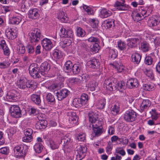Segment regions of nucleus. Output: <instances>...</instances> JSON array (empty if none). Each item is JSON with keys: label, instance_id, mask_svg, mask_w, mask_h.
Listing matches in <instances>:
<instances>
[{"label": "nucleus", "instance_id": "1", "mask_svg": "<svg viewBox=\"0 0 160 160\" xmlns=\"http://www.w3.org/2000/svg\"><path fill=\"white\" fill-rule=\"evenodd\" d=\"M104 86L106 87L107 90L112 91L117 89L120 92H122L125 87L124 82H117L116 79L113 77L107 78L104 81Z\"/></svg>", "mask_w": 160, "mask_h": 160}, {"label": "nucleus", "instance_id": "2", "mask_svg": "<svg viewBox=\"0 0 160 160\" xmlns=\"http://www.w3.org/2000/svg\"><path fill=\"white\" fill-rule=\"evenodd\" d=\"M29 37L30 42L35 44L39 42L42 38L41 31L38 28L34 29L32 32L29 33Z\"/></svg>", "mask_w": 160, "mask_h": 160}, {"label": "nucleus", "instance_id": "3", "mask_svg": "<svg viewBox=\"0 0 160 160\" xmlns=\"http://www.w3.org/2000/svg\"><path fill=\"white\" fill-rule=\"evenodd\" d=\"M37 65H31L29 67V73L30 75L34 78H40L41 77V71L37 67Z\"/></svg>", "mask_w": 160, "mask_h": 160}, {"label": "nucleus", "instance_id": "4", "mask_svg": "<svg viewBox=\"0 0 160 160\" xmlns=\"http://www.w3.org/2000/svg\"><path fill=\"white\" fill-rule=\"evenodd\" d=\"M137 117V113L132 110H129L125 113L123 118L127 122H132L134 121Z\"/></svg>", "mask_w": 160, "mask_h": 160}, {"label": "nucleus", "instance_id": "5", "mask_svg": "<svg viewBox=\"0 0 160 160\" xmlns=\"http://www.w3.org/2000/svg\"><path fill=\"white\" fill-rule=\"evenodd\" d=\"M11 116L14 118H19L21 117V111L19 106L17 105H11L10 107Z\"/></svg>", "mask_w": 160, "mask_h": 160}, {"label": "nucleus", "instance_id": "6", "mask_svg": "<svg viewBox=\"0 0 160 160\" xmlns=\"http://www.w3.org/2000/svg\"><path fill=\"white\" fill-rule=\"evenodd\" d=\"M27 80L25 79H20L18 82V88L21 89H25L26 87L27 88H34V85L32 82L29 81H27Z\"/></svg>", "mask_w": 160, "mask_h": 160}, {"label": "nucleus", "instance_id": "7", "mask_svg": "<svg viewBox=\"0 0 160 160\" xmlns=\"http://www.w3.org/2000/svg\"><path fill=\"white\" fill-rule=\"evenodd\" d=\"M6 98L12 102H16L20 97V94L15 90L8 92L6 96Z\"/></svg>", "mask_w": 160, "mask_h": 160}, {"label": "nucleus", "instance_id": "8", "mask_svg": "<svg viewBox=\"0 0 160 160\" xmlns=\"http://www.w3.org/2000/svg\"><path fill=\"white\" fill-rule=\"evenodd\" d=\"M160 22V17L156 15L150 17L148 20V23L150 27L157 26L159 24Z\"/></svg>", "mask_w": 160, "mask_h": 160}, {"label": "nucleus", "instance_id": "9", "mask_svg": "<svg viewBox=\"0 0 160 160\" xmlns=\"http://www.w3.org/2000/svg\"><path fill=\"white\" fill-rule=\"evenodd\" d=\"M41 44L43 48L47 51L50 50L53 46L51 40L46 38L43 39Z\"/></svg>", "mask_w": 160, "mask_h": 160}, {"label": "nucleus", "instance_id": "10", "mask_svg": "<svg viewBox=\"0 0 160 160\" xmlns=\"http://www.w3.org/2000/svg\"><path fill=\"white\" fill-rule=\"evenodd\" d=\"M69 93V91L66 89H63L58 91L56 95L58 100L61 101L67 97Z\"/></svg>", "mask_w": 160, "mask_h": 160}, {"label": "nucleus", "instance_id": "11", "mask_svg": "<svg viewBox=\"0 0 160 160\" xmlns=\"http://www.w3.org/2000/svg\"><path fill=\"white\" fill-rule=\"evenodd\" d=\"M41 71V74L42 76H45L47 74L48 71L50 69V65L47 62L42 63L39 68Z\"/></svg>", "mask_w": 160, "mask_h": 160}, {"label": "nucleus", "instance_id": "12", "mask_svg": "<svg viewBox=\"0 0 160 160\" xmlns=\"http://www.w3.org/2000/svg\"><path fill=\"white\" fill-rule=\"evenodd\" d=\"M5 33L7 38L9 39H14L17 37V32L10 28H8L6 29Z\"/></svg>", "mask_w": 160, "mask_h": 160}, {"label": "nucleus", "instance_id": "13", "mask_svg": "<svg viewBox=\"0 0 160 160\" xmlns=\"http://www.w3.org/2000/svg\"><path fill=\"white\" fill-rule=\"evenodd\" d=\"M60 31L63 35V37L65 38H72L73 36V32L72 30L70 29H66L62 28L60 30Z\"/></svg>", "mask_w": 160, "mask_h": 160}, {"label": "nucleus", "instance_id": "14", "mask_svg": "<svg viewBox=\"0 0 160 160\" xmlns=\"http://www.w3.org/2000/svg\"><path fill=\"white\" fill-rule=\"evenodd\" d=\"M39 16L38 10L37 8H33L29 11L28 16L29 18L32 19L38 18Z\"/></svg>", "mask_w": 160, "mask_h": 160}, {"label": "nucleus", "instance_id": "15", "mask_svg": "<svg viewBox=\"0 0 160 160\" xmlns=\"http://www.w3.org/2000/svg\"><path fill=\"white\" fill-rule=\"evenodd\" d=\"M140 42V40L137 38H131L128 40V45L130 48L137 47Z\"/></svg>", "mask_w": 160, "mask_h": 160}, {"label": "nucleus", "instance_id": "16", "mask_svg": "<svg viewBox=\"0 0 160 160\" xmlns=\"http://www.w3.org/2000/svg\"><path fill=\"white\" fill-rule=\"evenodd\" d=\"M23 147L22 146H17L15 147L14 152L15 155L21 157L24 154V151L23 150Z\"/></svg>", "mask_w": 160, "mask_h": 160}, {"label": "nucleus", "instance_id": "17", "mask_svg": "<svg viewBox=\"0 0 160 160\" xmlns=\"http://www.w3.org/2000/svg\"><path fill=\"white\" fill-rule=\"evenodd\" d=\"M139 85V82L137 79L135 78H132L128 80L127 82V85L130 88H137Z\"/></svg>", "mask_w": 160, "mask_h": 160}, {"label": "nucleus", "instance_id": "18", "mask_svg": "<svg viewBox=\"0 0 160 160\" xmlns=\"http://www.w3.org/2000/svg\"><path fill=\"white\" fill-rule=\"evenodd\" d=\"M71 138V135L69 134L66 135L61 139V144L64 147L68 146L72 142Z\"/></svg>", "mask_w": 160, "mask_h": 160}, {"label": "nucleus", "instance_id": "19", "mask_svg": "<svg viewBox=\"0 0 160 160\" xmlns=\"http://www.w3.org/2000/svg\"><path fill=\"white\" fill-rule=\"evenodd\" d=\"M114 7L118 10L125 11L128 9V8L125 4L121 3L119 1H116L114 5Z\"/></svg>", "mask_w": 160, "mask_h": 160}, {"label": "nucleus", "instance_id": "20", "mask_svg": "<svg viewBox=\"0 0 160 160\" xmlns=\"http://www.w3.org/2000/svg\"><path fill=\"white\" fill-rule=\"evenodd\" d=\"M47 125V122L44 119L39 120L38 121L35 125L36 128L38 129H45Z\"/></svg>", "mask_w": 160, "mask_h": 160}, {"label": "nucleus", "instance_id": "21", "mask_svg": "<svg viewBox=\"0 0 160 160\" xmlns=\"http://www.w3.org/2000/svg\"><path fill=\"white\" fill-rule=\"evenodd\" d=\"M88 64L90 67L93 69L98 68L100 65V62L98 60L93 58L89 61Z\"/></svg>", "mask_w": 160, "mask_h": 160}, {"label": "nucleus", "instance_id": "22", "mask_svg": "<svg viewBox=\"0 0 160 160\" xmlns=\"http://www.w3.org/2000/svg\"><path fill=\"white\" fill-rule=\"evenodd\" d=\"M87 148L86 147H84L81 145H78L77 147L76 151L78 155L77 157L79 156V157H82V155L87 152Z\"/></svg>", "mask_w": 160, "mask_h": 160}, {"label": "nucleus", "instance_id": "23", "mask_svg": "<svg viewBox=\"0 0 160 160\" xmlns=\"http://www.w3.org/2000/svg\"><path fill=\"white\" fill-rule=\"evenodd\" d=\"M112 14L111 11L103 8L101 11L100 16L102 18H107L112 15Z\"/></svg>", "mask_w": 160, "mask_h": 160}, {"label": "nucleus", "instance_id": "24", "mask_svg": "<svg viewBox=\"0 0 160 160\" xmlns=\"http://www.w3.org/2000/svg\"><path fill=\"white\" fill-rule=\"evenodd\" d=\"M151 105V102L148 100H143L140 106V109L142 111L147 109Z\"/></svg>", "mask_w": 160, "mask_h": 160}, {"label": "nucleus", "instance_id": "25", "mask_svg": "<svg viewBox=\"0 0 160 160\" xmlns=\"http://www.w3.org/2000/svg\"><path fill=\"white\" fill-rule=\"evenodd\" d=\"M131 58L132 62L138 64L141 60V56L138 53H135L132 55Z\"/></svg>", "mask_w": 160, "mask_h": 160}, {"label": "nucleus", "instance_id": "26", "mask_svg": "<svg viewBox=\"0 0 160 160\" xmlns=\"http://www.w3.org/2000/svg\"><path fill=\"white\" fill-rule=\"evenodd\" d=\"M141 50L144 52H148L150 49L149 44L145 41L141 42Z\"/></svg>", "mask_w": 160, "mask_h": 160}, {"label": "nucleus", "instance_id": "27", "mask_svg": "<svg viewBox=\"0 0 160 160\" xmlns=\"http://www.w3.org/2000/svg\"><path fill=\"white\" fill-rule=\"evenodd\" d=\"M31 99L33 102L39 105L41 103V100L40 95L36 94H32L31 96Z\"/></svg>", "mask_w": 160, "mask_h": 160}, {"label": "nucleus", "instance_id": "28", "mask_svg": "<svg viewBox=\"0 0 160 160\" xmlns=\"http://www.w3.org/2000/svg\"><path fill=\"white\" fill-rule=\"evenodd\" d=\"M82 78L79 76L77 78H72L69 79V82L72 84H78L82 82Z\"/></svg>", "mask_w": 160, "mask_h": 160}, {"label": "nucleus", "instance_id": "29", "mask_svg": "<svg viewBox=\"0 0 160 160\" xmlns=\"http://www.w3.org/2000/svg\"><path fill=\"white\" fill-rule=\"evenodd\" d=\"M73 65L72 62L70 61H68L65 63L64 66V69L67 72H70L71 71Z\"/></svg>", "mask_w": 160, "mask_h": 160}, {"label": "nucleus", "instance_id": "30", "mask_svg": "<svg viewBox=\"0 0 160 160\" xmlns=\"http://www.w3.org/2000/svg\"><path fill=\"white\" fill-rule=\"evenodd\" d=\"M91 123L92 128L102 127V122L98 119H94L92 122H90Z\"/></svg>", "mask_w": 160, "mask_h": 160}, {"label": "nucleus", "instance_id": "31", "mask_svg": "<svg viewBox=\"0 0 160 160\" xmlns=\"http://www.w3.org/2000/svg\"><path fill=\"white\" fill-rule=\"evenodd\" d=\"M143 88L145 90L152 91L154 89L155 85L152 83L145 84L143 85Z\"/></svg>", "mask_w": 160, "mask_h": 160}, {"label": "nucleus", "instance_id": "32", "mask_svg": "<svg viewBox=\"0 0 160 160\" xmlns=\"http://www.w3.org/2000/svg\"><path fill=\"white\" fill-rule=\"evenodd\" d=\"M34 148L36 153H41L43 148L42 144L40 143H37L34 146Z\"/></svg>", "mask_w": 160, "mask_h": 160}, {"label": "nucleus", "instance_id": "33", "mask_svg": "<svg viewBox=\"0 0 160 160\" xmlns=\"http://www.w3.org/2000/svg\"><path fill=\"white\" fill-rule=\"evenodd\" d=\"M79 100L82 105L86 104L88 100V95L85 93L82 94Z\"/></svg>", "mask_w": 160, "mask_h": 160}, {"label": "nucleus", "instance_id": "34", "mask_svg": "<svg viewBox=\"0 0 160 160\" xmlns=\"http://www.w3.org/2000/svg\"><path fill=\"white\" fill-rule=\"evenodd\" d=\"M21 21V18L19 17H12L10 19V22L12 24H18Z\"/></svg>", "mask_w": 160, "mask_h": 160}, {"label": "nucleus", "instance_id": "35", "mask_svg": "<svg viewBox=\"0 0 160 160\" xmlns=\"http://www.w3.org/2000/svg\"><path fill=\"white\" fill-rule=\"evenodd\" d=\"M46 99L48 103H55V102L54 97L51 93H48L46 97Z\"/></svg>", "mask_w": 160, "mask_h": 160}, {"label": "nucleus", "instance_id": "36", "mask_svg": "<svg viewBox=\"0 0 160 160\" xmlns=\"http://www.w3.org/2000/svg\"><path fill=\"white\" fill-rule=\"evenodd\" d=\"M76 32L77 36L79 37H83L86 34L85 31L79 27H77Z\"/></svg>", "mask_w": 160, "mask_h": 160}, {"label": "nucleus", "instance_id": "37", "mask_svg": "<svg viewBox=\"0 0 160 160\" xmlns=\"http://www.w3.org/2000/svg\"><path fill=\"white\" fill-rule=\"evenodd\" d=\"M80 65L79 64H75L72 67L71 71H72L73 74H75L78 73L80 72Z\"/></svg>", "mask_w": 160, "mask_h": 160}, {"label": "nucleus", "instance_id": "38", "mask_svg": "<svg viewBox=\"0 0 160 160\" xmlns=\"http://www.w3.org/2000/svg\"><path fill=\"white\" fill-rule=\"evenodd\" d=\"M92 129L95 136H98L103 132L102 127L92 128Z\"/></svg>", "mask_w": 160, "mask_h": 160}, {"label": "nucleus", "instance_id": "39", "mask_svg": "<svg viewBox=\"0 0 160 160\" xmlns=\"http://www.w3.org/2000/svg\"><path fill=\"white\" fill-rule=\"evenodd\" d=\"M106 104V100L104 98H102L99 100L97 103V106L100 109H103Z\"/></svg>", "mask_w": 160, "mask_h": 160}, {"label": "nucleus", "instance_id": "40", "mask_svg": "<svg viewBox=\"0 0 160 160\" xmlns=\"http://www.w3.org/2000/svg\"><path fill=\"white\" fill-rule=\"evenodd\" d=\"M88 116L90 122H92L94 119L98 118L97 114L91 111L88 113Z\"/></svg>", "mask_w": 160, "mask_h": 160}, {"label": "nucleus", "instance_id": "41", "mask_svg": "<svg viewBox=\"0 0 160 160\" xmlns=\"http://www.w3.org/2000/svg\"><path fill=\"white\" fill-rule=\"evenodd\" d=\"M68 118L69 123L70 125L73 126L76 125L78 122V118Z\"/></svg>", "mask_w": 160, "mask_h": 160}, {"label": "nucleus", "instance_id": "42", "mask_svg": "<svg viewBox=\"0 0 160 160\" xmlns=\"http://www.w3.org/2000/svg\"><path fill=\"white\" fill-rule=\"evenodd\" d=\"M83 9L87 12L88 15H93V10L89 7L85 5H83Z\"/></svg>", "mask_w": 160, "mask_h": 160}, {"label": "nucleus", "instance_id": "43", "mask_svg": "<svg viewBox=\"0 0 160 160\" xmlns=\"http://www.w3.org/2000/svg\"><path fill=\"white\" fill-rule=\"evenodd\" d=\"M114 21L113 19H109L105 21L104 23H106L105 25V27L107 29L111 28L112 25H114Z\"/></svg>", "mask_w": 160, "mask_h": 160}, {"label": "nucleus", "instance_id": "44", "mask_svg": "<svg viewBox=\"0 0 160 160\" xmlns=\"http://www.w3.org/2000/svg\"><path fill=\"white\" fill-rule=\"evenodd\" d=\"M117 56V52L113 49H110L109 51V57L111 59H114Z\"/></svg>", "mask_w": 160, "mask_h": 160}, {"label": "nucleus", "instance_id": "45", "mask_svg": "<svg viewBox=\"0 0 160 160\" xmlns=\"http://www.w3.org/2000/svg\"><path fill=\"white\" fill-rule=\"evenodd\" d=\"M89 22L93 28H96L98 26L99 21L97 19L95 18L90 19Z\"/></svg>", "mask_w": 160, "mask_h": 160}, {"label": "nucleus", "instance_id": "46", "mask_svg": "<svg viewBox=\"0 0 160 160\" xmlns=\"http://www.w3.org/2000/svg\"><path fill=\"white\" fill-rule=\"evenodd\" d=\"M17 51L19 54H23L25 52V47L22 44H20L17 48Z\"/></svg>", "mask_w": 160, "mask_h": 160}, {"label": "nucleus", "instance_id": "47", "mask_svg": "<svg viewBox=\"0 0 160 160\" xmlns=\"http://www.w3.org/2000/svg\"><path fill=\"white\" fill-rule=\"evenodd\" d=\"M25 136L22 138V140L23 142H30L32 141V135L27 134H25Z\"/></svg>", "mask_w": 160, "mask_h": 160}, {"label": "nucleus", "instance_id": "48", "mask_svg": "<svg viewBox=\"0 0 160 160\" xmlns=\"http://www.w3.org/2000/svg\"><path fill=\"white\" fill-rule=\"evenodd\" d=\"M100 48L98 43H94L91 48V51L92 52H98Z\"/></svg>", "mask_w": 160, "mask_h": 160}, {"label": "nucleus", "instance_id": "49", "mask_svg": "<svg viewBox=\"0 0 160 160\" xmlns=\"http://www.w3.org/2000/svg\"><path fill=\"white\" fill-rule=\"evenodd\" d=\"M153 62V59L151 56H147L145 59V63L148 65L152 64Z\"/></svg>", "mask_w": 160, "mask_h": 160}, {"label": "nucleus", "instance_id": "50", "mask_svg": "<svg viewBox=\"0 0 160 160\" xmlns=\"http://www.w3.org/2000/svg\"><path fill=\"white\" fill-rule=\"evenodd\" d=\"M119 108L116 105H114L111 110L112 113L114 115H116L119 112Z\"/></svg>", "mask_w": 160, "mask_h": 160}, {"label": "nucleus", "instance_id": "51", "mask_svg": "<svg viewBox=\"0 0 160 160\" xmlns=\"http://www.w3.org/2000/svg\"><path fill=\"white\" fill-rule=\"evenodd\" d=\"M118 46L120 50H123L126 48V44L124 42L120 41L118 42Z\"/></svg>", "mask_w": 160, "mask_h": 160}, {"label": "nucleus", "instance_id": "52", "mask_svg": "<svg viewBox=\"0 0 160 160\" xmlns=\"http://www.w3.org/2000/svg\"><path fill=\"white\" fill-rule=\"evenodd\" d=\"M67 115L68 118H74L75 117H78L76 115V111L72 110H70L68 111L67 112Z\"/></svg>", "mask_w": 160, "mask_h": 160}, {"label": "nucleus", "instance_id": "53", "mask_svg": "<svg viewBox=\"0 0 160 160\" xmlns=\"http://www.w3.org/2000/svg\"><path fill=\"white\" fill-rule=\"evenodd\" d=\"M116 153L119 154L122 156H124L126 154L125 151L122 147L117 148L115 150Z\"/></svg>", "mask_w": 160, "mask_h": 160}, {"label": "nucleus", "instance_id": "54", "mask_svg": "<svg viewBox=\"0 0 160 160\" xmlns=\"http://www.w3.org/2000/svg\"><path fill=\"white\" fill-rule=\"evenodd\" d=\"M72 104L76 108L81 107L82 105L81 103H80V100L79 98L74 99L72 102Z\"/></svg>", "mask_w": 160, "mask_h": 160}, {"label": "nucleus", "instance_id": "55", "mask_svg": "<svg viewBox=\"0 0 160 160\" xmlns=\"http://www.w3.org/2000/svg\"><path fill=\"white\" fill-rule=\"evenodd\" d=\"M88 40L89 42L95 43H99V40L98 38L93 37L89 38L88 39Z\"/></svg>", "mask_w": 160, "mask_h": 160}, {"label": "nucleus", "instance_id": "56", "mask_svg": "<svg viewBox=\"0 0 160 160\" xmlns=\"http://www.w3.org/2000/svg\"><path fill=\"white\" fill-rule=\"evenodd\" d=\"M9 152V148L8 147H3L0 149V152L2 154L8 155Z\"/></svg>", "mask_w": 160, "mask_h": 160}, {"label": "nucleus", "instance_id": "57", "mask_svg": "<svg viewBox=\"0 0 160 160\" xmlns=\"http://www.w3.org/2000/svg\"><path fill=\"white\" fill-rule=\"evenodd\" d=\"M86 135L84 133L79 134L77 136V138L78 141L82 142L85 139Z\"/></svg>", "mask_w": 160, "mask_h": 160}, {"label": "nucleus", "instance_id": "58", "mask_svg": "<svg viewBox=\"0 0 160 160\" xmlns=\"http://www.w3.org/2000/svg\"><path fill=\"white\" fill-rule=\"evenodd\" d=\"M97 84L94 81L90 82L89 84V87L90 88V90L92 91H93L95 90V88L97 86Z\"/></svg>", "mask_w": 160, "mask_h": 160}, {"label": "nucleus", "instance_id": "59", "mask_svg": "<svg viewBox=\"0 0 160 160\" xmlns=\"http://www.w3.org/2000/svg\"><path fill=\"white\" fill-rule=\"evenodd\" d=\"M53 55L56 59H59L62 57L61 52L57 50L54 52L53 53Z\"/></svg>", "mask_w": 160, "mask_h": 160}, {"label": "nucleus", "instance_id": "60", "mask_svg": "<svg viewBox=\"0 0 160 160\" xmlns=\"http://www.w3.org/2000/svg\"><path fill=\"white\" fill-rule=\"evenodd\" d=\"M28 53H32L34 51V49L33 46L31 45H28L26 47Z\"/></svg>", "mask_w": 160, "mask_h": 160}, {"label": "nucleus", "instance_id": "61", "mask_svg": "<svg viewBox=\"0 0 160 160\" xmlns=\"http://www.w3.org/2000/svg\"><path fill=\"white\" fill-rule=\"evenodd\" d=\"M113 144L112 142L109 141L106 148V151L107 152H110L112 149Z\"/></svg>", "mask_w": 160, "mask_h": 160}, {"label": "nucleus", "instance_id": "62", "mask_svg": "<svg viewBox=\"0 0 160 160\" xmlns=\"http://www.w3.org/2000/svg\"><path fill=\"white\" fill-rule=\"evenodd\" d=\"M10 65V63L6 62H0V68L4 69L8 67Z\"/></svg>", "mask_w": 160, "mask_h": 160}, {"label": "nucleus", "instance_id": "63", "mask_svg": "<svg viewBox=\"0 0 160 160\" xmlns=\"http://www.w3.org/2000/svg\"><path fill=\"white\" fill-rule=\"evenodd\" d=\"M110 64L113 67H114L115 68H118V67H119L120 65H121V62L120 60H119L116 61L115 62H114L112 63H111Z\"/></svg>", "mask_w": 160, "mask_h": 160}, {"label": "nucleus", "instance_id": "64", "mask_svg": "<svg viewBox=\"0 0 160 160\" xmlns=\"http://www.w3.org/2000/svg\"><path fill=\"white\" fill-rule=\"evenodd\" d=\"M135 18L137 21H139L144 18V17L142 16V15L140 13H137L135 16Z\"/></svg>", "mask_w": 160, "mask_h": 160}]
</instances>
